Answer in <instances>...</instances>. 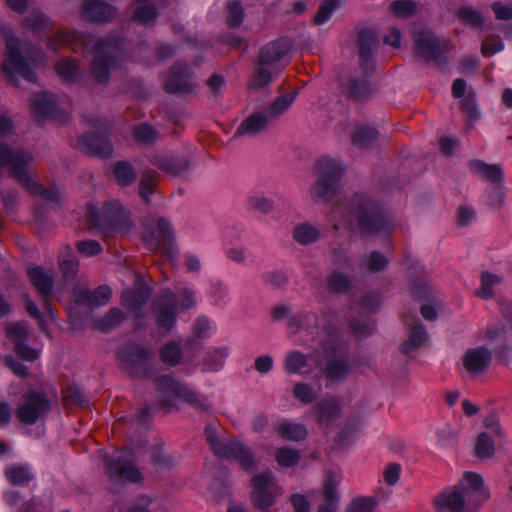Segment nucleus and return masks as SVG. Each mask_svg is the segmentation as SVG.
<instances>
[{
	"mask_svg": "<svg viewBox=\"0 0 512 512\" xmlns=\"http://www.w3.org/2000/svg\"><path fill=\"white\" fill-rule=\"evenodd\" d=\"M489 497L480 475L463 474L455 486L444 488L435 498L436 512H475Z\"/></svg>",
	"mask_w": 512,
	"mask_h": 512,
	"instance_id": "f257e3e1",
	"label": "nucleus"
},
{
	"mask_svg": "<svg viewBox=\"0 0 512 512\" xmlns=\"http://www.w3.org/2000/svg\"><path fill=\"white\" fill-rule=\"evenodd\" d=\"M32 156L21 149L11 150L3 144H0V166H7L14 178L32 193H41L43 197L50 201H56L59 193L55 190H44L32 179L29 173V164Z\"/></svg>",
	"mask_w": 512,
	"mask_h": 512,
	"instance_id": "f03ea898",
	"label": "nucleus"
},
{
	"mask_svg": "<svg viewBox=\"0 0 512 512\" xmlns=\"http://www.w3.org/2000/svg\"><path fill=\"white\" fill-rule=\"evenodd\" d=\"M345 221L352 229H359L368 234L387 232L390 222L370 199L359 196L353 202V210L345 216Z\"/></svg>",
	"mask_w": 512,
	"mask_h": 512,
	"instance_id": "7ed1b4c3",
	"label": "nucleus"
},
{
	"mask_svg": "<svg viewBox=\"0 0 512 512\" xmlns=\"http://www.w3.org/2000/svg\"><path fill=\"white\" fill-rule=\"evenodd\" d=\"M6 47V57L2 64L5 76L10 81H15L18 77L31 82L35 81V75L29 68L30 63L36 62L35 57L12 36H7Z\"/></svg>",
	"mask_w": 512,
	"mask_h": 512,
	"instance_id": "20e7f679",
	"label": "nucleus"
},
{
	"mask_svg": "<svg viewBox=\"0 0 512 512\" xmlns=\"http://www.w3.org/2000/svg\"><path fill=\"white\" fill-rule=\"evenodd\" d=\"M181 298L182 300L178 302L171 291H166L157 301L155 311L159 329L165 332L170 330L175 323V311L189 309L195 304V295L189 289L181 292Z\"/></svg>",
	"mask_w": 512,
	"mask_h": 512,
	"instance_id": "39448f33",
	"label": "nucleus"
},
{
	"mask_svg": "<svg viewBox=\"0 0 512 512\" xmlns=\"http://www.w3.org/2000/svg\"><path fill=\"white\" fill-rule=\"evenodd\" d=\"M205 433L211 449L217 456L237 461L245 470H251L254 467L250 450L241 442L221 441L211 427H207Z\"/></svg>",
	"mask_w": 512,
	"mask_h": 512,
	"instance_id": "423d86ee",
	"label": "nucleus"
},
{
	"mask_svg": "<svg viewBox=\"0 0 512 512\" xmlns=\"http://www.w3.org/2000/svg\"><path fill=\"white\" fill-rule=\"evenodd\" d=\"M319 179L310 190L311 197L315 200H327L336 190L343 168L341 164L331 158H323L318 164Z\"/></svg>",
	"mask_w": 512,
	"mask_h": 512,
	"instance_id": "0eeeda50",
	"label": "nucleus"
},
{
	"mask_svg": "<svg viewBox=\"0 0 512 512\" xmlns=\"http://www.w3.org/2000/svg\"><path fill=\"white\" fill-rule=\"evenodd\" d=\"M84 46L86 51H91L94 54L91 67L93 76L99 83L106 82L111 69L116 64L113 47L94 38L85 41Z\"/></svg>",
	"mask_w": 512,
	"mask_h": 512,
	"instance_id": "6e6552de",
	"label": "nucleus"
},
{
	"mask_svg": "<svg viewBox=\"0 0 512 512\" xmlns=\"http://www.w3.org/2000/svg\"><path fill=\"white\" fill-rule=\"evenodd\" d=\"M47 397L40 392L28 391L16 409L18 420L25 424H34L49 411Z\"/></svg>",
	"mask_w": 512,
	"mask_h": 512,
	"instance_id": "1a4fd4ad",
	"label": "nucleus"
},
{
	"mask_svg": "<svg viewBox=\"0 0 512 512\" xmlns=\"http://www.w3.org/2000/svg\"><path fill=\"white\" fill-rule=\"evenodd\" d=\"M280 493L281 489L275 483L271 473L258 474L254 477L251 499L257 508H269Z\"/></svg>",
	"mask_w": 512,
	"mask_h": 512,
	"instance_id": "9d476101",
	"label": "nucleus"
},
{
	"mask_svg": "<svg viewBox=\"0 0 512 512\" xmlns=\"http://www.w3.org/2000/svg\"><path fill=\"white\" fill-rule=\"evenodd\" d=\"M129 457L128 450L116 452L112 458L107 459V469L111 475L123 481L139 482L142 479L141 474Z\"/></svg>",
	"mask_w": 512,
	"mask_h": 512,
	"instance_id": "9b49d317",
	"label": "nucleus"
},
{
	"mask_svg": "<svg viewBox=\"0 0 512 512\" xmlns=\"http://www.w3.org/2000/svg\"><path fill=\"white\" fill-rule=\"evenodd\" d=\"M173 230L170 223L165 219L157 222L156 228L145 240L153 250H163L170 260H173L174 247L172 245Z\"/></svg>",
	"mask_w": 512,
	"mask_h": 512,
	"instance_id": "f8f14e48",
	"label": "nucleus"
},
{
	"mask_svg": "<svg viewBox=\"0 0 512 512\" xmlns=\"http://www.w3.org/2000/svg\"><path fill=\"white\" fill-rule=\"evenodd\" d=\"M491 360V351L487 347L478 346L466 350L462 364L468 374L479 375L489 367Z\"/></svg>",
	"mask_w": 512,
	"mask_h": 512,
	"instance_id": "ddd939ff",
	"label": "nucleus"
},
{
	"mask_svg": "<svg viewBox=\"0 0 512 512\" xmlns=\"http://www.w3.org/2000/svg\"><path fill=\"white\" fill-rule=\"evenodd\" d=\"M159 387L168 395L175 396L182 401L199 407L204 406V399L169 375H163L160 377Z\"/></svg>",
	"mask_w": 512,
	"mask_h": 512,
	"instance_id": "4468645a",
	"label": "nucleus"
},
{
	"mask_svg": "<svg viewBox=\"0 0 512 512\" xmlns=\"http://www.w3.org/2000/svg\"><path fill=\"white\" fill-rule=\"evenodd\" d=\"M342 481V476L339 473H328L323 480V494L326 503L318 507L317 512H337L340 496L337 493V488Z\"/></svg>",
	"mask_w": 512,
	"mask_h": 512,
	"instance_id": "2eb2a0df",
	"label": "nucleus"
},
{
	"mask_svg": "<svg viewBox=\"0 0 512 512\" xmlns=\"http://www.w3.org/2000/svg\"><path fill=\"white\" fill-rule=\"evenodd\" d=\"M416 52L422 57L436 60L440 54V41L430 30L422 29L414 35Z\"/></svg>",
	"mask_w": 512,
	"mask_h": 512,
	"instance_id": "dca6fc26",
	"label": "nucleus"
},
{
	"mask_svg": "<svg viewBox=\"0 0 512 512\" xmlns=\"http://www.w3.org/2000/svg\"><path fill=\"white\" fill-rule=\"evenodd\" d=\"M116 14L114 7L101 0H86L82 16L90 22H104L112 19Z\"/></svg>",
	"mask_w": 512,
	"mask_h": 512,
	"instance_id": "f3484780",
	"label": "nucleus"
},
{
	"mask_svg": "<svg viewBox=\"0 0 512 512\" xmlns=\"http://www.w3.org/2000/svg\"><path fill=\"white\" fill-rule=\"evenodd\" d=\"M88 213L90 221L94 226H102L104 221L114 225L120 219L122 207L118 201H112L107 203L101 210L90 206Z\"/></svg>",
	"mask_w": 512,
	"mask_h": 512,
	"instance_id": "a211bd4d",
	"label": "nucleus"
},
{
	"mask_svg": "<svg viewBox=\"0 0 512 512\" xmlns=\"http://www.w3.org/2000/svg\"><path fill=\"white\" fill-rule=\"evenodd\" d=\"M112 296V291L108 286H100L93 292L80 288L75 292V298L78 303L91 307H100L106 305Z\"/></svg>",
	"mask_w": 512,
	"mask_h": 512,
	"instance_id": "6ab92c4d",
	"label": "nucleus"
},
{
	"mask_svg": "<svg viewBox=\"0 0 512 512\" xmlns=\"http://www.w3.org/2000/svg\"><path fill=\"white\" fill-rule=\"evenodd\" d=\"M166 89L169 92H186L191 90L193 84L190 73L186 67H174L166 80Z\"/></svg>",
	"mask_w": 512,
	"mask_h": 512,
	"instance_id": "aec40b11",
	"label": "nucleus"
},
{
	"mask_svg": "<svg viewBox=\"0 0 512 512\" xmlns=\"http://www.w3.org/2000/svg\"><path fill=\"white\" fill-rule=\"evenodd\" d=\"M290 50L287 40H278L264 46L260 53V62L263 65H271L281 60Z\"/></svg>",
	"mask_w": 512,
	"mask_h": 512,
	"instance_id": "412c9836",
	"label": "nucleus"
},
{
	"mask_svg": "<svg viewBox=\"0 0 512 512\" xmlns=\"http://www.w3.org/2000/svg\"><path fill=\"white\" fill-rule=\"evenodd\" d=\"M269 123L268 117L262 113L257 112L250 115L238 127L237 135H256L263 131Z\"/></svg>",
	"mask_w": 512,
	"mask_h": 512,
	"instance_id": "4be33fe9",
	"label": "nucleus"
},
{
	"mask_svg": "<svg viewBox=\"0 0 512 512\" xmlns=\"http://www.w3.org/2000/svg\"><path fill=\"white\" fill-rule=\"evenodd\" d=\"M314 362L313 359L307 358L304 354L292 351L286 356L285 369L290 374L306 373Z\"/></svg>",
	"mask_w": 512,
	"mask_h": 512,
	"instance_id": "5701e85b",
	"label": "nucleus"
},
{
	"mask_svg": "<svg viewBox=\"0 0 512 512\" xmlns=\"http://www.w3.org/2000/svg\"><path fill=\"white\" fill-rule=\"evenodd\" d=\"M28 276L40 294L45 296L51 292L54 281L53 275L45 272L42 267L30 268Z\"/></svg>",
	"mask_w": 512,
	"mask_h": 512,
	"instance_id": "b1692460",
	"label": "nucleus"
},
{
	"mask_svg": "<svg viewBox=\"0 0 512 512\" xmlns=\"http://www.w3.org/2000/svg\"><path fill=\"white\" fill-rule=\"evenodd\" d=\"M470 168L478 176L492 182H498L503 177L502 169L497 164L490 165L480 160H474L470 162Z\"/></svg>",
	"mask_w": 512,
	"mask_h": 512,
	"instance_id": "393cba45",
	"label": "nucleus"
},
{
	"mask_svg": "<svg viewBox=\"0 0 512 512\" xmlns=\"http://www.w3.org/2000/svg\"><path fill=\"white\" fill-rule=\"evenodd\" d=\"M55 103L50 95L43 93L34 96L31 100V111L33 115L41 119L43 117L52 116Z\"/></svg>",
	"mask_w": 512,
	"mask_h": 512,
	"instance_id": "a878e982",
	"label": "nucleus"
},
{
	"mask_svg": "<svg viewBox=\"0 0 512 512\" xmlns=\"http://www.w3.org/2000/svg\"><path fill=\"white\" fill-rule=\"evenodd\" d=\"M276 430L283 438L293 441L302 440L307 436V430L303 425L287 420L279 421Z\"/></svg>",
	"mask_w": 512,
	"mask_h": 512,
	"instance_id": "bb28decb",
	"label": "nucleus"
},
{
	"mask_svg": "<svg viewBox=\"0 0 512 512\" xmlns=\"http://www.w3.org/2000/svg\"><path fill=\"white\" fill-rule=\"evenodd\" d=\"M59 266L65 277L74 276L78 271V260L69 246L62 247L59 254Z\"/></svg>",
	"mask_w": 512,
	"mask_h": 512,
	"instance_id": "cd10ccee",
	"label": "nucleus"
},
{
	"mask_svg": "<svg viewBox=\"0 0 512 512\" xmlns=\"http://www.w3.org/2000/svg\"><path fill=\"white\" fill-rule=\"evenodd\" d=\"M7 480L13 485H24L32 479V474L27 466L12 464L5 469Z\"/></svg>",
	"mask_w": 512,
	"mask_h": 512,
	"instance_id": "c85d7f7f",
	"label": "nucleus"
},
{
	"mask_svg": "<svg viewBox=\"0 0 512 512\" xmlns=\"http://www.w3.org/2000/svg\"><path fill=\"white\" fill-rule=\"evenodd\" d=\"M498 437L490 435L488 432H481L476 439L475 453L478 458H489L494 454L495 442Z\"/></svg>",
	"mask_w": 512,
	"mask_h": 512,
	"instance_id": "c756f323",
	"label": "nucleus"
},
{
	"mask_svg": "<svg viewBox=\"0 0 512 512\" xmlns=\"http://www.w3.org/2000/svg\"><path fill=\"white\" fill-rule=\"evenodd\" d=\"M501 283V278L489 272L481 274V285L476 294L482 299H491L495 295V288Z\"/></svg>",
	"mask_w": 512,
	"mask_h": 512,
	"instance_id": "7c9ffc66",
	"label": "nucleus"
},
{
	"mask_svg": "<svg viewBox=\"0 0 512 512\" xmlns=\"http://www.w3.org/2000/svg\"><path fill=\"white\" fill-rule=\"evenodd\" d=\"M82 142L91 153L101 157L108 156L112 152V146L106 138L87 135L83 137Z\"/></svg>",
	"mask_w": 512,
	"mask_h": 512,
	"instance_id": "2f4dec72",
	"label": "nucleus"
},
{
	"mask_svg": "<svg viewBox=\"0 0 512 512\" xmlns=\"http://www.w3.org/2000/svg\"><path fill=\"white\" fill-rule=\"evenodd\" d=\"M428 336L422 325H415L410 333L408 340L403 344V351L407 354L422 347L427 342Z\"/></svg>",
	"mask_w": 512,
	"mask_h": 512,
	"instance_id": "473e14b6",
	"label": "nucleus"
},
{
	"mask_svg": "<svg viewBox=\"0 0 512 512\" xmlns=\"http://www.w3.org/2000/svg\"><path fill=\"white\" fill-rule=\"evenodd\" d=\"M318 237L319 230L309 223L299 224L293 230L294 240L303 245L315 242Z\"/></svg>",
	"mask_w": 512,
	"mask_h": 512,
	"instance_id": "72a5a7b5",
	"label": "nucleus"
},
{
	"mask_svg": "<svg viewBox=\"0 0 512 512\" xmlns=\"http://www.w3.org/2000/svg\"><path fill=\"white\" fill-rule=\"evenodd\" d=\"M377 506V499L373 496H360L353 498L345 507L344 512H372Z\"/></svg>",
	"mask_w": 512,
	"mask_h": 512,
	"instance_id": "f704fd0d",
	"label": "nucleus"
},
{
	"mask_svg": "<svg viewBox=\"0 0 512 512\" xmlns=\"http://www.w3.org/2000/svg\"><path fill=\"white\" fill-rule=\"evenodd\" d=\"M296 98V92H290L278 97L267 109L270 118H277L288 110Z\"/></svg>",
	"mask_w": 512,
	"mask_h": 512,
	"instance_id": "c9c22d12",
	"label": "nucleus"
},
{
	"mask_svg": "<svg viewBox=\"0 0 512 512\" xmlns=\"http://www.w3.org/2000/svg\"><path fill=\"white\" fill-rule=\"evenodd\" d=\"M352 138L355 145L366 148L377 140L378 133L373 127L361 126L355 130Z\"/></svg>",
	"mask_w": 512,
	"mask_h": 512,
	"instance_id": "e433bc0d",
	"label": "nucleus"
},
{
	"mask_svg": "<svg viewBox=\"0 0 512 512\" xmlns=\"http://www.w3.org/2000/svg\"><path fill=\"white\" fill-rule=\"evenodd\" d=\"M153 0H138V6L134 12L135 20L143 24H150L156 18V10L152 6Z\"/></svg>",
	"mask_w": 512,
	"mask_h": 512,
	"instance_id": "4c0bfd02",
	"label": "nucleus"
},
{
	"mask_svg": "<svg viewBox=\"0 0 512 512\" xmlns=\"http://www.w3.org/2000/svg\"><path fill=\"white\" fill-rule=\"evenodd\" d=\"M149 297V291L140 289L137 291L126 290L123 292L122 300L125 307L129 309L137 308L143 305Z\"/></svg>",
	"mask_w": 512,
	"mask_h": 512,
	"instance_id": "58836bf2",
	"label": "nucleus"
},
{
	"mask_svg": "<svg viewBox=\"0 0 512 512\" xmlns=\"http://www.w3.org/2000/svg\"><path fill=\"white\" fill-rule=\"evenodd\" d=\"M340 0H324L315 15L314 21L317 25L325 24L339 7Z\"/></svg>",
	"mask_w": 512,
	"mask_h": 512,
	"instance_id": "ea45409f",
	"label": "nucleus"
},
{
	"mask_svg": "<svg viewBox=\"0 0 512 512\" xmlns=\"http://www.w3.org/2000/svg\"><path fill=\"white\" fill-rule=\"evenodd\" d=\"M114 175L117 182L123 186L131 184L136 178L133 168L126 162H119L115 165Z\"/></svg>",
	"mask_w": 512,
	"mask_h": 512,
	"instance_id": "a19ab883",
	"label": "nucleus"
},
{
	"mask_svg": "<svg viewBox=\"0 0 512 512\" xmlns=\"http://www.w3.org/2000/svg\"><path fill=\"white\" fill-rule=\"evenodd\" d=\"M348 368L345 361L337 357L328 363L326 375L329 381L334 382L343 378L347 374Z\"/></svg>",
	"mask_w": 512,
	"mask_h": 512,
	"instance_id": "79ce46f5",
	"label": "nucleus"
},
{
	"mask_svg": "<svg viewBox=\"0 0 512 512\" xmlns=\"http://www.w3.org/2000/svg\"><path fill=\"white\" fill-rule=\"evenodd\" d=\"M457 17L463 23L478 27L483 24L481 14L470 6L461 7L457 12Z\"/></svg>",
	"mask_w": 512,
	"mask_h": 512,
	"instance_id": "37998d69",
	"label": "nucleus"
},
{
	"mask_svg": "<svg viewBox=\"0 0 512 512\" xmlns=\"http://www.w3.org/2000/svg\"><path fill=\"white\" fill-rule=\"evenodd\" d=\"M360 43V61L362 65H367L370 61L372 46L375 43L374 36L369 32H363L359 38Z\"/></svg>",
	"mask_w": 512,
	"mask_h": 512,
	"instance_id": "c03bdc74",
	"label": "nucleus"
},
{
	"mask_svg": "<svg viewBox=\"0 0 512 512\" xmlns=\"http://www.w3.org/2000/svg\"><path fill=\"white\" fill-rule=\"evenodd\" d=\"M299 459V452L290 448L279 449L276 454L277 463L281 467H292L298 463Z\"/></svg>",
	"mask_w": 512,
	"mask_h": 512,
	"instance_id": "a18cd8bd",
	"label": "nucleus"
},
{
	"mask_svg": "<svg viewBox=\"0 0 512 512\" xmlns=\"http://www.w3.org/2000/svg\"><path fill=\"white\" fill-rule=\"evenodd\" d=\"M391 11L398 17L405 18L415 13L417 6L411 0H397L391 4Z\"/></svg>",
	"mask_w": 512,
	"mask_h": 512,
	"instance_id": "49530a36",
	"label": "nucleus"
},
{
	"mask_svg": "<svg viewBox=\"0 0 512 512\" xmlns=\"http://www.w3.org/2000/svg\"><path fill=\"white\" fill-rule=\"evenodd\" d=\"M272 79V73L264 67L263 64L259 65L250 81V86L259 89L267 85Z\"/></svg>",
	"mask_w": 512,
	"mask_h": 512,
	"instance_id": "de8ad7c7",
	"label": "nucleus"
},
{
	"mask_svg": "<svg viewBox=\"0 0 512 512\" xmlns=\"http://www.w3.org/2000/svg\"><path fill=\"white\" fill-rule=\"evenodd\" d=\"M58 75L65 81L73 80L78 74V68L67 59L60 60L56 65Z\"/></svg>",
	"mask_w": 512,
	"mask_h": 512,
	"instance_id": "09e8293b",
	"label": "nucleus"
},
{
	"mask_svg": "<svg viewBox=\"0 0 512 512\" xmlns=\"http://www.w3.org/2000/svg\"><path fill=\"white\" fill-rule=\"evenodd\" d=\"M226 356L227 351L225 349H214L210 352L208 358L206 359V368L210 371H216L220 369L223 366Z\"/></svg>",
	"mask_w": 512,
	"mask_h": 512,
	"instance_id": "8fccbe9b",
	"label": "nucleus"
},
{
	"mask_svg": "<svg viewBox=\"0 0 512 512\" xmlns=\"http://www.w3.org/2000/svg\"><path fill=\"white\" fill-rule=\"evenodd\" d=\"M214 331L213 323L206 317H199L194 324L193 334L196 338H206Z\"/></svg>",
	"mask_w": 512,
	"mask_h": 512,
	"instance_id": "3c124183",
	"label": "nucleus"
},
{
	"mask_svg": "<svg viewBox=\"0 0 512 512\" xmlns=\"http://www.w3.org/2000/svg\"><path fill=\"white\" fill-rule=\"evenodd\" d=\"M250 206L264 214H267L273 210V201L262 194H256L249 200Z\"/></svg>",
	"mask_w": 512,
	"mask_h": 512,
	"instance_id": "603ef678",
	"label": "nucleus"
},
{
	"mask_svg": "<svg viewBox=\"0 0 512 512\" xmlns=\"http://www.w3.org/2000/svg\"><path fill=\"white\" fill-rule=\"evenodd\" d=\"M161 357L167 364H177L181 358L180 347L176 343L167 344L161 351Z\"/></svg>",
	"mask_w": 512,
	"mask_h": 512,
	"instance_id": "864d4df0",
	"label": "nucleus"
},
{
	"mask_svg": "<svg viewBox=\"0 0 512 512\" xmlns=\"http://www.w3.org/2000/svg\"><path fill=\"white\" fill-rule=\"evenodd\" d=\"M340 408L336 401H328L324 403L318 413V418L321 423L328 422L330 419L335 418L339 414Z\"/></svg>",
	"mask_w": 512,
	"mask_h": 512,
	"instance_id": "5fc2aeb1",
	"label": "nucleus"
},
{
	"mask_svg": "<svg viewBox=\"0 0 512 512\" xmlns=\"http://www.w3.org/2000/svg\"><path fill=\"white\" fill-rule=\"evenodd\" d=\"M243 20L242 6L237 2H230L227 6V23L235 27L241 24Z\"/></svg>",
	"mask_w": 512,
	"mask_h": 512,
	"instance_id": "6e6d98bb",
	"label": "nucleus"
},
{
	"mask_svg": "<svg viewBox=\"0 0 512 512\" xmlns=\"http://www.w3.org/2000/svg\"><path fill=\"white\" fill-rule=\"evenodd\" d=\"M134 136L136 141L140 143H151L156 139L155 130L146 124L139 125L134 130Z\"/></svg>",
	"mask_w": 512,
	"mask_h": 512,
	"instance_id": "4d7b16f0",
	"label": "nucleus"
},
{
	"mask_svg": "<svg viewBox=\"0 0 512 512\" xmlns=\"http://www.w3.org/2000/svg\"><path fill=\"white\" fill-rule=\"evenodd\" d=\"M79 253L85 257H92L102 251L100 244L95 240L81 241L77 244Z\"/></svg>",
	"mask_w": 512,
	"mask_h": 512,
	"instance_id": "13d9d810",
	"label": "nucleus"
},
{
	"mask_svg": "<svg viewBox=\"0 0 512 512\" xmlns=\"http://www.w3.org/2000/svg\"><path fill=\"white\" fill-rule=\"evenodd\" d=\"M401 466L397 463L388 464L383 471V480L386 484L393 486L400 478Z\"/></svg>",
	"mask_w": 512,
	"mask_h": 512,
	"instance_id": "bf43d9fd",
	"label": "nucleus"
},
{
	"mask_svg": "<svg viewBox=\"0 0 512 512\" xmlns=\"http://www.w3.org/2000/svg\"><path fill=\"white\" fill-rule=\"evenodd\" d=\"M123 319V313L119 309H111L106 317L99 323L103 331L111 329L114 325L120 323Z\"/></svg>",
	"mask_w": 512,
	"mask_h": 512,
	"instance_id": "052dcab7",
	"label": "nucleus"
},
{
	"mask_svg": "<svg viewBox=\"0 0 512 512\" xmlns=\"http://www.w3.org/2000/svg\"><path fill=\"white\" fill-rule=\"evenodd\" d=\"M155 184V175L153 173L144 174L140 183V194L145 201H149V196L153 193Z\"/></svg>",
	"mask_w": 512,
	"mask_h": 512,
	"instance_id": "680f3d73",
	"label": "nucleus"
},
{
	"mask_svg": "<svg viewBox=\"0 0 512 512\" xmlns=\"http://www.w3.org/2000/svg\"><path fill=\"white\" fill-rule=\"evenodd\" d=\"M461 108L471 121L477 120L480 116V112L472 96H468L461 101Z\"/></svg>",
	"mask_w": 512,
	"mask_h": 512,
	"instance_id": "e2e57ef3",
	"label": "nucleus"
},
{
	"mask_svg": "<svg viewBox=\"0 0 512 512\" xmlns=\"http://www.w3.org/2000/svg\"><path fill=\"white\" fill-rule=\"evenodd\" d=\"M483 424L486 429L485 432H488L490 435L498 438L502 436V429L496 415L491 414L485 417Z\"/></svg>",
	"mask_w": 512,
	"mask_h": 512,
	"instance_id": "0e129e2a",
	"label": "nucleus"
},
{
	"mask_svg": "<svg viewBox=\"0 0 512 512\" xmlns=\"http://www.w3.org/2000/svg\"><path fill=\"white\" fill-rule=\"evenodd\" d=\"M349 284V280L342 273H333L328 281V286L331 290L336 292L344 291Z\"/></svg>",
	"mask_w": 512,
	"mask_h": 512,
	"instance_id": "69168bd1",
	"label": "nucleus"
},
{
	"mask_svg": "<svg viewBox=\"0 0 512 512\" xmlns=\"http://www.w3.org/2000/svg\"><path fill=\"white\" fill-rule=\"evenodd\" d=\"M294 395L303 403H310L315 398L313 390L308 385L302 383L294 387Z\"/></svg>",
	"mask_w": 512,
	"mask_h": 512,
	"instance_id": "338daca9",
	"label": "nucleus"
},
{
	"mask_svg": "<svg viewBox=\"0 0 512 512\" xmlns=\"http://www.w3.org/2000/svg\"><path fill=\"white\" fill-rule=\"evenodd\" d=\"M504 48L503 42L500 39L489 38L482 44V54L484 56L494 55Z\"/></svg>",
	"mask_w": 512,
	"mask_h": 512,
	"instance_id": "774afa93",
	"label": "nucleus"
}]
</instances>
